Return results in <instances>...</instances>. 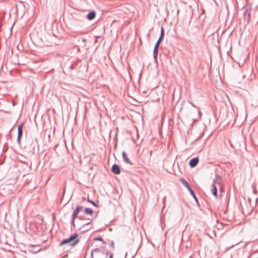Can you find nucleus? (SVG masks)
<instances>
[{
  "label": "nucleus",
  "mask_w": 258,
  "mask_h": 258,
  "mask_svg": "<svg viewBox=\"0 0 258 258\" xmlns=\"http://www.w3.org/2000/svg\"><path fill=\"white\" fill-rule=\"evenodd\" d=\"M95 13L94 12H91L87 15V19L89 20L93 19L95 17Z\"/></svg>",
  "instance_id": "6e6552de"
},
{
  "label": "nucleus",
  "mask_w": 258,
  "mask_h": 258,
  "mask_svg": "<svg viewBox=\"0 0 258 258\" xmlns=\"http://www.w3.org/2000/svg\"><path fill=\"white\" fill-rule=\"evenodd\" d=\"M87 201H88V202H89L90 203L92 204L93 205H94V206H96V204H95L94 202H93L92 201L90 200L89 198H88V199H87Z\"/></svg>",
  "instance_id": "2eb2a0df"
},
{
  "label": "nucleus",
  "mask_w": 258,
  "mask_h": 258,
  "mask_svg": "<svg viewBox=\"0 0 258 258\" xmlns=\"http://www.w3.org/2000/svg\"><path fill=\"white\" fill-rule=\"evenodd\" d=\"M113 253H111L110 254L109 258H113Z\"/></svg>",
  "instance_id": "f3484780"
},
{
  "label": "nucleus",
  "mask_w": 258,
  "mask_h": 258,
  "mask_svg": "<svg viewBox=\"0 0 258 258\" xmlns=\"http://www.w3.org/2000/svg\"><path fill=\"white\" fill-rule=\"evenodd\" d=\"M106 255L107 253H105L98 248L93 250L92 252V258H105Z\"/></svg>",
  "instance_id": "f03ea898"
},
{
  "label": "nucleus",
  "mask_w": 258,
  "mask_h": 258,
  "mask_svg": "<svg viewBox=\"0 0 258 258\" xmlns=\"http://www.w3.org/2000/svg\"><path fill=\"white\" fill-rule=\"evenodd\" d=\"M162 39H162V38H159V39H158V40L157 42L156 43V45H155V46L156 47H159V45H160V44L161 42L162 41Z\"/></svg>",
  "instance_id": "ddd939ff"
},
{
  "label": "nucleus",
  "mask_w": 258,
  "mask_h": 258,
  "mask_svg": "<svg viewBox=\"0 0 258 258\" xmlns=\"http://www.w3.org/2000/svg\"><path fill=\"white\" fill-rule=\"evenodd\" d=\"M122 157L124 161L128 164H132L129 158L127 157V156L125 152H123L122 153Z\"/></svg>",
  "instance_id": "0eeeda50"
},
{
  "label": "nucleus",
  "mask_w": 258,
  "mask_h": 258,
  "mask_svg": "<svg viewBox=\"0 0 258 258\" xmlns=\"http://www.w3.org/2000/svg\"><path fill=\"white\" fill-rule=\"evenodd\" d=\"M180 181L188 189V190L190 191L191 195L193 196L194 199L197 201V199L196 198V196L195 194H194L192 189L190 188L188 183L187 182H186L183 178H181L180 179Z\"/></svg>",
  "instance_id": "7ed1b4c3"
},
{
  "label": "nucleus",
  "mask_w": 258,
  "mask_h": 258,
  "mask_svg": "<svg viewBox=\"0 0 258 258\" xmlns=\"http://www.w3.org/2000/svg\"><path fill=\"white\" fill-rule=\"evenodd\" d=\"M83 209L82 206H77L75 210L74 211L73 214V222H74L75 219L77 217L78 213L82 211Z\"/></svg>",
  "instance_id": "20e7f679"
},
{
  "label": "nucleus",
  "mask_w": 258,
  "mask_h": 258,
  "mask_svg": "<svg viewBox=\"0 0 258 258\" xmlns=\"http://www.w3.org/2000/svg\"><path fill=\"white\" fill-rule=\"evenodd\" d=\"M211 191L215 196H217V187L214 184H213L211 188Z\"/></svg>",
  "instance_id": "9d476101"
},
{
  "label": "nucleus",
  "mask_w": 258,
  "mask_h": 258,
  "mask_svg": "<svg viewBox=\"0 0 258 258\" xmlns=\"http://www.w3.org/2000/svg\"><path fill=\"white\" fill-rule=\"evenodd\" d=\"M77 234H73L70 238L63 240L61 242L60 245H63L64 244H68L70 246H74L79 241V240L77 239Z\"/></svg>",
  "instance_id": "f257e3e1"
},
{
  "label": "nucleus",
  "mask_w": 258,
  "mask_h": 258,
  "mask_svg": "<svg viewBox=\"0 0 258 258\" xmlns=\"http://www.w3.org/2000/svg\"><path fill=\"white\" fill-rule=\"evenodd\" d=\"M18 139H20L23 133V124H21L18 126Z\"/></svg>",
  "instance_id": "1a4fd4ad"
},
{
  "label": "nucleus",
  "mask_w": 258,
  "mask_h": 258,
  "mask_svg": "<svg viewBox=\"0 0 258 258\" xmlns=\"http://www.w3.org/2000/svg\"><path fill=\"white\" fill-rule=\"evenodd\" d=\"M199 162V159L198 158H194L191 159L189 161V165L191 167H195Z\"/></svg>",
  "instance_id": "423d86ee"
},
{
  "label": "nucleus",
  "mask_w": 258,
  "mask_h": 258,
  "mask_svg": "<svg viewBox=\"0 0 258 258\" xmlns=\"http://www.w3.org/2000/svg\"><path fill=\"white\" fill-rule=\"evenodd\" d=\"M164 31L163 28H162L161 29V35H160V38H161L163 39V36H164Z\"/></svg>",
  "instance_id": "4468645a"
},
{
  "label": "nucleus",
  "mask_w": 258,
  "mask_h": 258,
  "mask_svg": "<svg viewBox=\"0 0 258 258\" xmlns=\"http://www.w3.org/2000/svg\"><path fill=\"white\" fill-rule=\"evenodd\" d=\"M85 213L88 215H92L93 214V210L90 208H86L84 211Z\"/></svg>",
  "instance_id": "9b49d317"
},
{
  "label": "nucleus",
  "mask_w": 258,
  "mask_h": 258,
  "mask_svg": "<svg viewBox=\"0 0 258 258\" xmlns=\"http://www.w3.org/2000/svg\"><path fill=\"white\" fill-rule=\"evenodd\" d=\"M111 171L113 173L115 174H119L120 172L119 167L116 164L112 165Z\"/></svg>",
  "instance_id": "39448f33"
},
{
  "label": "nucleus",
  "mask_w": 258,
  "mask_h": 258,
  "mask_svg": "<svg viewBox=\"0 0 258 258\" xmlns=\"http://www.w3.org/2000/svg\"><path fill=\"white\" fill-rule=\"evenodd\" d=\"M95 240H99V241H102L103 239L101 237H98L94 239Z\"/></svg>",
  "instance_id": "dca6fc26"
},
{
  "label": "nucleus",
  "mask_w": 258,
  "mask_h": 258,
  "mask_svg": "<svg viewBox=\"0 0 258 258\" xmlns=\"http://www.w3.org/2000/svg\"><path fill=\"white\" fill-rule=\"evenodd\" d=\"M158 49V47H156L155 46L154 50V56L155 58H156L157 57Z\"/></svg>",
  "instance_id": "f8f14e48"
}]
</instances>
